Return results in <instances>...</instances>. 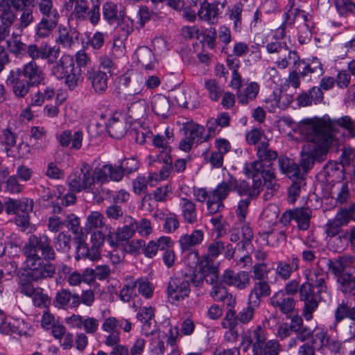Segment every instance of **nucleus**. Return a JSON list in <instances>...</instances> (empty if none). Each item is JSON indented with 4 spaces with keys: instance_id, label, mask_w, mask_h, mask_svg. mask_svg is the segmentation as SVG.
Returning a JSON list of instances; mask_svg holds the SVG:
<instances>
[{
    "instance_id": "nucleus-20",
    "label": "nucleus",
    "mask_w": 355,
    "mask_h": 355,
    "mask_svg": "<svg viewBox=\"0 0 355 355\" xmlns=\"http://www.w3.org/2000/svg\"><path fill=\"white\" fill-rule=\"evenodd\" d=\"M300 259L295 254L287 257L286 260L277 262L276 275L282 280H288L292 274L300 268Z\"/></svg>"
},
{
    "instance_id": "nucleus-60",
    "label": "nucleus",
    "mask_w": 355,
    "mask_h": 355,
    "mask_svg": "<svg viewBox=\"0 0 355 355\" xmlns=\"http://www.w3.org/2000/svg\"><path fill=\"white\" fill-rule=\"evenodd\" d=\"M305 184L304 178H299L293 180V183L288 191V200L290 202L294 203L297 200L300 195L302 187Z\"/></svg>"
},
{
    "instance_id": "nucleus-43",
    "label": "nucleus",
    "mask_w": 355,
    "mask_h": 355,
    "mask_svg": "<svg viewBox=\"0 0 355 355\" xmlns=\"http://www.w3.org/2000/svg\"><path fill=\"white\" fill-rule=\"evenodd\" d=\"M55 94V89L51 87H46L43 91L38 90L30 96L28 105L31 107L42 106L45 101L51 100Z\"/></svg>"
},
{
    "instance_id": "nucleus-21",
    "label": "nucleus",
    "mask_w": 355,
    "mask_h": 355,
    "mask_svg": "<svg viewBox=\"0 0 355 355\" xmlns=\"http://www.w3.org/2000/svg\"><path fill=\"white\" fill-rule=\"evenodd\" d=\"M57 31L55 42L63 48L71 49L79 40L80 33L74 28L60 25Z\"/></svg>"
},
{
    "instance_id": "nucleus-46",
    "label": "nucleus",
    "mask_w": 355,
    "mask_h": 355,
    "mask_svg": "<svg viewBox=\"0 0 355 355\" xmlns=\"http://www.w3.org/2000/svg\"><path fill=\"white\" fill-rule=\"evenodd\" d=\"M236 187V178L228 174V178L223 182L218 184L217 187L212 190L216 196L223 201L228 196L230 192L234 190Z\"/></svg>"
},
{
    "instance_id": "nucleus-39",
    "label": "nucleus",
    "mask_w": 355,
    "mask_h": 355,
    "mask_svg": "<svg viewBox=\"0 0 355 355\" xmlns=\"http://www.w3.org/2000/svg\"><path fill=\"white\" fill-rule=\"evenodd\" d=\"M152 110L155 114L161 116L163 118H166L170 112V101L168 98L162 94H157L153 97Z\"/></svg>"
},
{
    "instance_id": "nucleus-30",
    "label": "nucleus",
    "mask_w": 355,
    "mask_h": 355,
    "mask_svg": "<svg viewBox=\"0 0 355 355\" xmlns=\"http://www.w3.org/2000/svg\"><path fill=\"white\" fill-rule=\"evenodd\" d=\"M85 229L87 232L109 230L110 233L111 227L106 225L104 216L99 211H90L87 216L85 223Z\"/></svg>"
},
{
    "instance_id": "nucleus-45",
    "label": "nucleus",
    "mask_w": 355,
    "mask_h": 355,
    "mask_svg": "<svg viewBox=\"0 0 355 355\" xmlns=\"http://www.w3.org/2000/svg\"><path fill=\"white\" fill-rule=\"evenodd\" d=\"M286 57H288L290 61L293 62L295 67L301 62L305 64L304 60H300V56L296 51L290 50L288 47L286 53L283 51L282 53L277 56L275 64L279 69H285L288 67L289 62L288 60H286Z\"/></svg>"
},
{
    "instance_id": "nucleus-5",
    "label": "nucleus",
    "mask_w": 355,
    "mask_h": 355,
    "mask_svg": "<svg viewBox=\"0 0 355 355\" xmlns=\"http://www.w3.org/2000/svg\"><path fill=\"white\" fill-rule=\"evenodd\" d=\"M23 252L26 259H42L46 261H52L56 258L51 240L45 234H31Z\"/></svg>"
},
{
    "instance_id": "nucleus-63",
    "label": "nucleus",
    "mask_w": 355,
    "mask_h": 355,
    "mask_svg": "<svg viewBox=\"0 0 355 355\" xmlns=\"http://www.w3.org/2000/svg\"><path fill=\"white\" fill-rule=\"evenodd\" d=\"M205 87L209 92V98L214 101H218L223 92L222 87L214 79L205 81Z\"/></svg>"
},
{
    "instance_id": "nucleus-9",
    "label": "nucleus",
    "mask_w": 355,
    "mask_h": 355,
    "mask_svg": "<svg viewBox=\"0 0 355 355\" xmlns=\"http://www.w3.org/2000/svg\"><path fill=\"white\" fill-rule=\"evenodd\" d=\"M120 329H122L125 332H130L132 329V324L129 320L124 318L119 319L110 316L105 319L102 324V329L109 333L105 340V345L112 346L120 343Z\"/></svg>"
},
{
    "instance_id": "nucleus-42",
    "label": "nucleus",
    "mask_w": 355,
    "mask_h": 355,
    "mask_svg": "<svg viewBox=\"0 0 355 355\" xmlns=\"http://www.w3.org/2000/svg\"><path fill=\"white\" fill-rule=\"evenodd\" d=\"M294 220L300 230H306L310 227L312 211L307 207L296 208L293 209Z\"/></svg>"
},
{
    "instance_id": "nucleus-64",
    "label": "nucleus",
    "mask_w": 355,
    "mask_h": 355,
    "mask_svg": "<svg viewBox=\"0 0 355 355\" xmlns=\"http://www.w3.org/2000/svg\"><path fill=\"white\" fill-rule=\"evenodd\" d=\"M34 306L40 308H46L50 304V298L46 293H44V289L40 287H36V292L31 297Z\"/></svg>"
},
{
    "instance_id": "nucleus-53",
    "label": "nucleus",
    "mask_w": 355,
    "mask_h": 355,
    "mask_svg": "<svg viewBox=\"0 0 355 355\" xmlns=\"http://www.w3.org/2000/svg\"><path fill=\"white\" fill-rule=\"evenodd\" d=\"M225 249L224 243L222 241H216L210 243L207 248V254H205L200 262L207 260L210 263H214V259L218 257Z\"/></svg>"
},
{
    "instance_id": "nucleus-31",
    "label": "nucleus",
    "mask_w": 355,
    "mask_h": 355,
    "mask_svg": "<svg viewBox=\"0 0 355 355\" xmlns=\"http://www.w3.org/2000/svg\"><path fill=\"white\" fill-rule=\"evenodd\" d=\"M236 190L239 196H246L245 198L252 199L257 198L262 190V181L260 179L255 180L252 187H250L246 181L238 183L236 180Z\"/></svg>"
},
{
    "instance_id": "nucleus-29",
    "label": "nucleus",
    "mask_w": 355,
    "mask_h": 355,
    "mask_svg": "<svg viewBox=\"0 0 355 355\" xmlns=\"http://www.w3.org/2000/svg\"><path fill=\"white\" fill-rule=\"evenodd\" d=\"M270 293L271 288L266 280L255 282L249 295L250 304L258 306L261 299L268 297Z\"/></svg>"
},
{
    "instance_id": "nucleus-15",
    "label": "nucleus",
    "mask_w": 355,
    "mask_h": 355,
    "mask_svg": "<svg viewBox=\"0 0 355 355\" xmlns=\"http://www.w3.org/2000/svg\"><path fill=\"white\" fill-rule=\"evenodd\" d=\"M92 175L94 178V182L97 184H104L110 180L119 182L123 178V171L120 168L112 164H104L101 167H97L94 171Z\"/></svg>"
},
{
    "instance_id": "nucleus-13",
    "label": "nucleus",
    "mask_w": 355,
    "mask_h": 355,
    "mask_svg": "<svg viewBox=\"0 0 355 355\" xmlns=\"http://www.w3.org/2000/svg\"><path fill=\"white\" fill-rule=\"evenodd\" d=\"M227 0H214V2L209 3H202L198 10V16L201 19L208 21L211 24H217L218 19L222 17L225 7Z\"/></svg>"
},
{
    "instance_id": "nucleus-4",
    "label": "nucleus",
    "mask_w": 355,
    "mask_h": 355,
    "mask_svg": "<svg viewBox=\"0 0 355 355\" xmlns=\"http://www.w3.org/2000/svg\"><path fill=\"white\" fill-rule=\"evenodd\" d=\"M241 345L245 351L251 347L253 355H279L282 351L279 341L268 340L267 330L261 325L257 326L249 336H244Z\"/></svg>"
},
{
    "instance_id": "nucleus-25",
    "label": "nucleus",
    "mask_w": 355,
    "mask_h": 355,
    "mask_svg": "<svg viewBox=\"0 0 355 355\" xmlns=\"http://www.w3.org/2000/svg\"><path fill=\"white\" fill-rule=\"evenodd\" d=\"M312 345L318 349L322 347H327L335 352H337L340 347V343L338 341L331 340L327 336V331L320 327H316L313 331Z\"/></svg>"
},
{
    "instance_id": "nucleus-28",
    "label": "nucleus",
    "mask_w": 355,
    "mask_h": 355,
    "mask_svg": "<svg viewBox=\"0 0 355 355\" xmlns=\"http://www.w3.org/2000/svg\"><path fill=\"white\" fill-rule=\"evenodd\" d=\"M204 239V232L201 230H195L191 234H186L180 236L179 243L181 250L192 251L198 245L200 244Z\"/></svg>"
},
{
    "instance_id": "nucleus-26",
    "label": "nucleus",
    "mask_w": 355,
    "mask_h": 355,
    "mask_svg": "<svg viewBox=\"0 0 355 355\" xmlns=\"http://www.w3.org/2000/svg\"><path fill=\"white\" fill-rule=\"evenodd\" d=\"M51 68V73L58 80L64 79L66 74L71 69L75 67V63L72 56L68 54H64L61 58L53 63Z\"/></svg>"
},
{
    "instance_id": "nucleus-52",
    "label": "nucleus",
    "mask_w": 355,
    "mask_h": 355,
    "mask_svg": "<svg viewBox=\"0 0 355 355\" xmlns=\"http://www.w3.org/2000/svg\"><path fill=\"white\" fill-rule=\"evenodd\" d=\"M37 6L42 17L60 18L58 10L53 6V0H38Z\"/></svg>"
},
{
    "instance_id": "nucleus-38",
    "label": "nucleus",
    "mask_w": 355,
    "mask_h": 355,
    "mask_svg": "<svg viewBox=\"0 0 355 355\" xmlns=\"http://www.w3.org/2000/svg\"><path fill=\"white\" fill-rule=\"evenodd\" d=\"M182 215L184 221L189 224H194L198 221V214L196 204L190 199L182 198L180 202Z\"/></svg>"
},
{
    "instance_id": "nucleus-6",
    "label": "nucleus",
    "mask_w": 355,
    "mask_h": 355,
    "mask_svg": "<svg viewBox=\"0 0 355 355\" xmlns=\"http://www.w3.org/2000/svg\"><path fill=\"white\" fill-rule=\"evenodd\" d=\"M53 215L48 218L47 228L51 232H58L64 227L74 234H78L80 227V218L62 207L59 202L51 201Z\"/></svg>"
},
{
    "instance_id": "nucleus-51",
    "label": "nucleus",
    "mask_w": 355,
    "mask_h": 355,
    "mask_svg": "<svg viewBox=\"0 0 355 355\" xmlns=\"http://www.w3.org/2000/svg\"><path fill=\"white\" fill-rule=\"evenodd\" d=\"M64 85L69 90H74L83 80L81 69L74 67L64 78Z\"/></svg>"
},
{
    "instance_id": "nucleus-22",
    "label": "nucleus",
    "mask_w": 355,
    "mask_h": 355,
    "mask_svg": "<svg viewBox=\"0 0 355 355\" xmlns=\"http://www.w3.org/2000/svg\"><path fill=\"white\" fill-rule=\"evenodd\" d=\"M33 3V0H0V17L15 21L16 18L15 13L11 10V8L18 11L28 7Z\"/></svg>"
},
{
    "instance_id": "nucleus-61",
    "label": "nucleus",
    "mask_w": 355,
    "mask_h": 355,
    "mask_svg": "<svg viewBox=\"0 0 355 355\" xmlns=\"http://www.w3.org/2000/svg\"><path fill=\"white\" fill-rule=\"evenodd\" d=\"M108 132L114 138L119 139L125 134L124 123L116 120L114 117L109 121Z\"/></svg>"
},
{
    "instance_id": "nucleus-27",
    "label": "nucleus",
    "mask_w": 355,
    "mask_h": 355,
    "mask_svg": "<svg viewBox=\"0 0 355 355\" xmlns=\"http://www.w3.org/2000/svg\"><path fill=\"white\" fill-rule=\"evenodd\" d=\"M297 105L300 107L318 104L323 100V92L320 87H313L307 92L300 94L297 97Z\"/></svg>"
},
{
    "instance_id": "nucleus-11",
    "label": "nucleus",
    "mask_w": 355,
    "mask_h": 355,
    "mask_svg": "<svg viewBox=\"0 0 355 355\" xmlns=\"http://www.w3.org/2000/svg\"><path fill=\"white\" fill-rule=\"evenodd\" d=\"M25 53L33 61L37 59L46 60L49 64H52L58 58L60 49V47L50 46L47 44L41 46L31 44L26 46Z\"/></svg>"
},
{
    "instance_id": "nucleus-37",
    "label": "nucleus",
    "mask_w": 355,
    "mask_h": 355,
    "mask_svg": "<svg viewBox=\"0 0 355 355\" xmlns=\"http://www.w3.org/2000/svg\"><path fill=\"white\" fill-rule=\"evenodd\" d=\"M60 18L42 17L35 28V35L40 39L49 37L58 26Z\"/></svg>"
},
{
    "instance_id": "nucleus-35",
    "label": "nucleus",
    "mask_w": 355,
    "mask_h": 355,
    "mask_svg": "<svg viewBox=\"0 0 355 355\" xmlns=\"http://www.w3.org/2000/svg\"><path fill=\"white\" fill-rule=\"evenodd\" d=\"M83 137L82 131H76L72 135L70 130H64L59 136V142L63 147L69 146L71 143V148L78 150L82 146Z\"/></svg>"
},
{
    "instance_id": "nucleus-48",
    "label": "nucleus",
    "mask_w": 355,
    "mask_h": 355,
    "mask_svg": "<svg viewBox=\"0 0 355 355\" xmlns=\"http://www.w3.org/2000/svg\"><path fill=\"white\" fill-rule=\"evenodd\" d=\"M138 62L146 70H151L155 66L154 55L152 51L146 47L141 46L137 49L135 52Z\"/></svg>"
},
{
    "instance_id": "nucleus-36",
    "label": "nucleus",
    "mask_w": 355,
    "mask_h": 355,
    "mask_svg": "<svg viewBox=\"0 0 355 355\" xmlns=\"http://www.w3.org/2000/svg\"><path fill=\"white\" fill-rule=\"evenodd\" d=\"M116 40L114 42L113 48L111 52L109 53H105L99 56L98 63L100 67L103 69L108 71L111 73L114 70L117 68L116 60L117 55L116 52L120 51L122 53L120 46L116 44Z\"/></svg>"
},
{
    "instance_id": "nucleus-59",
    "label": "nucleus",
    "mask_w": 355,
    "mask_h": 355,
    "mask_svg": "<svg viewBox=\"0 0 355 355\" xmlns=\"http://www.w3.org/2000/svg\"><path fill=\"white\" fill-rule=\"evenodd\" d=\"M347 259L344 257H340L336 259H328L327 260V266L329 270L336 277H339L344 274L347 265Z\"/></svg>"
},
{
    "instance_id": "nucleus-1",
    "label": "nucleus",
    "mask_w": 355,
    "mask_h": 355,
    "mask_svg": "<svg viewBox=\"0 0 355 355\" xmlns=\"http://www.w3.org/2000/svg\"><path fill=\"white\" fill-rule=\"evenodd\" d=\"M305 277L306 281L301 285L300 300L304 302L303 315L309 320L320 301L330 295L331 289L327 284L329 275L318 264L306 270Z\"/></svg>"
},
{
    "instance_id": "nucleus-41",
    "label": "nucleus",
    "mask_w": 355,
    "mask_h": 355,
    "mask_svg": "<svg viewBox=\"0 0 355 355\" xmlns=\"http://www.w3.org/2000/svg\"><path fill=\"white\" fill-rule=\"evenodd\" d=\"M345 318L355 322V306L351 307L348 305L347 302L343 300L335 309L334 325H337Z\"/></svg>"
},
{
    "instance_id": "nucleus-12",
    "label": "nucleus",
    "mask_w": 355,
    "mask_h": 355,
    "mask_svg": "<svg viewBox=\"0 0 355 355\" xmlns=\"http://www.w3.org/2000/svg\"><path fill=\"white\" fill-rule=\"evenodd\" d=\"M189 282L182 277L171 278L167 286L168 301L176 304L187 297L190 293Z\"/></svg>"
},
{
    "instance_id": "nucleus-56",
    "label": "nucleus",
    "mask_w": 355,
    "mask_h": 355,
    "mask_svg": "<svg viewBox=\"0 0 355 355\" xmlns=\"http://www.w3.org/2000/svg\"><path fill=\"white\" fill-rule=\"evenodd\" d=\"M146 110V101L144 99H139L128 107L127 114L130 118L138 119L142 117Z\"/></svg>"
},
{
    "instance_id": "nucleus-40",
    "label": "nucleus",
    "mask_w": 355,
    "mask_h": 355,
    "mask_svg": "<svg viewBox=\"0 0 355 355\" xmlns=\"http://www.w3.org/2000/svg\"><path fill=\"white\" fill-rule=\"evenodd\" d=\"M184 135L193 143L201 142L205 132V128L192 121L184 123L182 128Z\"/></svg>"
},
{
    "instance_id": "nucleus-10",
    "label": "nucleus",
    "mask_w": 355,
    "mask_h": 355,
    "mask_svg": "<svg viewBox=\"0 0 355 355\" xmlns=\"http://www.w3.org/2000/svg\"><path fill=\"white\" fill-rule=\"evenodd\" d=\"M42 259H26V263L30 271L28 277L35 282L52 278L56 272L54 264Z\"/></svg>"
},
{
    "instance_id": "nucleus-34",
    "label": "nucleus",
    "mask_w": 355,
    "mask_h": 355,
    "mask_svg": "<svg viewBox=\"0 0 355 355\" xmlns=\"http://www.w3.org/2000/svg\"><path fill=\"white\" fill-rule=\"evenodd\" d=\"M259 92V85L256 82H250L243 89L236 92L238 102L241 105H247L256 99Z\"/></svg>"
},
{
    "instance_id": "nucleus-47",
    "label": "nucleus",
    "mask_w": 355,
    "mask_h": 355,
    "mask_svg": "<svg viewBox=\"0 0 355 355\" xmlns=\"http://www.w3.org/2000/svg\"><path fill=\"white\" fill-rule=\"evenodd\" d=\"M95 301V293L92 289L84 290L79 295L75 293L73 303H71V309H77L80 304L91 307Z\"/></svg>"
},
{
    "instance_id": "nucleus-54",
    "label": "nucleus",
    "mask_w": 355,
    "mask_h": 355,
    "mask_svg": "<svg viewBox=\"0 0 355 355\" xmlns=\"http://www.w3.org/2000/svg\"><path fill=\"white\" fill-rule=\"evenodd\" d=\"M340 289L343 293H350L355 290V275L345 272L337 277Z\"/></svg>"
},
{
    "instance_id": "nucleus-55",
    "label": "nucleus",
    "mask_w": 355,
    "mask_h": 355,
    "mask_svg": "<svg viewBox=\"0 0 355 355\" xmlns=\"http://www.w3.org/2000/svg\"><path fill=\"white\" fill-rule=\"evenodd\" d=\"M257 155L259 160L270 163L271 161L276 159L277 153L269 148L268 142H262L257 146Z\"/></svg>"
},
{
    "instance_id": "nucleus-33",
    "label": "nucleus",
    "mask_w": 355,
    "mask_h": 355,
    "mask_svg": "<svg viewBox=\"0 0 355 355\" xmlns=\"http://www.w3.org/2000/svg\"><path fill=\"white\" fill-rule=\"evenodd\" d=\"M288 98L286 94L281 96V91L273 92L265 101L266 107L272 113L276 112L277 109L284 110L290 103Z\"/></svg>"
},
{
    "instance_id": "nucleus-24",
    "label": "nucleus",
    "mask_w": 355,
    "mask_h": 355,
    "mask_svg": "<svg viewBox=\"0 0 355 355\" xmlns=\"http://www.w3.org/2000/svg\"><path fill=\"white\" fill-rule=\"evenodd\" d=\"M20 70L11 71L7 82L12 85L14 94L18 98H23L29 92L33 85L26 80L20 79Z\"/></svg>"
},
{
    "instance_id": "nucleus-8",
    "label": "nucleus",
    "mask_w": 355,
    "mask_h": 355,
    "mask_svg": "<svg viewBox=\"0 0 355 355\" xmlns=\"http://www.w3.org/2000/svg\"><path fill=\"white\" fill-rule=\"evenodd\" d=\"M69 186L73 192L79 193L84 191L93 195L98 192L92 175V168L86 162L83 163L80 169L70 175Z\"/></svg>"
},
{
    "instance_id": "nucleus-49",
    "label": "nucleus",
    "mask_w": 355,
    "mask_h": 355,
    "mask_svg": "<svg viewBox=\"0 0 355 355\" xmlns=\"http://www.w3.org/2000/svg\"><path fill=\"white\" fill-rule=\"evenodd\" d=\"M103 16L104 19L110 24L116 23L122 16L121 12H119L116 3L112 1L105 2L102 7Z\"/></svg>"
},
{
    "instance_id": "nucleus-18",
    "label": "nucleus",
    "mask_w": 355,
    "mask_h": 355,
    "mask_svg": "<svg viewBox=\"0 0 355 355\" xmlns=\"http://www.w3.org/2000/svg\"><path fill=\"white\" fill-rule=\"evenodd\" d=\"M271 305L287 317H291L295 313L296 302L292 296H289L283 291L276 292L270 299Z\"/></svg>"
},
{
    "instance_id": "nucleus-7",
    "label": "nucleus",
    "mask_w": 355,
    "mask_h": 355,
    "mask_svg": "<svg viewBox=\"0 0 355 355\" xmlns=\"http://www.w3.org/2000/svg\"><path fill=\"white\" fill-rule=\"evenodd\" d=\"M73 6L71 15L78 21L88 20L96 26L101 20V0H69Z\"/></svg>"
},
{
    "instance_id": "nucleus-57",
    "label": "nucleus",
    "mask_w": 355,
    "mask_h": 355,
    "mask_svg": "<svg viewBox=\"0 0 355 355\" xmlns=\"http://www.w3.org/2000/svg\"><path fill=\"white\" fill-rule=\"evenodd\" d=\"M128 218L131 222L135 232H137L142 236H148L152 233L151 223L148 219L141 218L136 220L130 216H128Z\"/></svg>"
},
{
    "instance_id": "nucleus-19",
    "label": "nucleus",
    "mask_w": 355,
    "mask_h": 355,
    "mask_svg": "<svg viewBox=\"0 0 355 355\" xmlns=\"http://www.w3.org/2000/svg\"><path fill=\"white\" fill-rule=\"evenodd\" d=\"M86 79L96 94H105L108 88V76L106 72L99 69L92 68L87 70Z\"/></svg>"
},
{
    "instance_id": "nucleus-16",
    "label": "nucleus",
    "mask_w": 355,
    "mask_h": 355,
    "mask_svg": "<svg viewBox=\"0 0 355 355\" xmlns=\"http://www.w3.org/2000/svg\"><path fill=\"white\" fill-rule=\"evenodd\" d=\"M222 282L229 286L244 290L250 284V277L246 271L236 272L231 269H227L222 275Z\"/></svg>"
},
{
    "instance_id": "nucleus-50",
    "label": "nucleus",
    "mask_w": 355,
    "mask_h": 355,
    "mask_svg": "<svg viewBox=\"0 0 355 355\" xmlns=\"http://www.w3.org/2000/svg\"><path fill=\"white\" fill-rule=\"evenodd\" d=\"M75 293H72L69 290L62 288L56 293L55 303L56 307L62 309H71V303H73Z\"/></svg>"
},
{
    "instance_id": "nucleus-3",
    "label": "nucleus",
    "mask_w": 355,
    "mask_h": 355,
    "mask_svg": "<svg viewBox=\"0 0 355 355\" xmlns=\"http://www.w3.org/2000/svg\"><path fill=\"white\" fill-rule=\"evenodd\" d=\"M310 121L308 126L304 129L306 131H313V128L319 132L324 136H329L331 137V146L334 141V134L338 132V127L347 131V137L351 139H355V121L349 116H343L336 119H331L329 116L322 117L308 118Z\"/></svg>"
},
{
    "instance_id": "nucleus-44",
    "label": "nucleus",
    "mask_w": 355,
    "mask_h": 355,
    "mask_svg": "<svg viewBox=\"0 0 355 355\" xmlns=\"http://www.w3.org/2000/svg\"><path fill=\"white\" fill-rule=\"evenodd\" d=\"M286 17L282 24L275 31V37L278 39H282L286 35V29L288 25L294 23L295 19L297 16H302L305 21L307 20V17L298 8L290 10L288 12L285 13Z\"/></svg>"
},
{
    "instance_id": "nucleus-32",
    "label": "nucleus",
    "mask_w": 355,
    "mask_h": 355,
    "mask_svg": "<svg viewBox=\"0 0 355 355\" xmlns=\"http://www.w3.org/2000/svg\"><path fill=\"white\" fill-rule=\"evenodd\" d=\"M200 273L204 275L205 282L211 287L223 283L222 279L219 280L218 268L214 263H209L207 260L200 262Z\"/></svg>"
},
{
    "instance_id": "nucleus-17",
    "label": "nucleus",
    "mask_w": 355,
    "mask_h": 355,
    "mask_svg": "<svg viewBox=\"0 0 355 355\" xmlns=\"http://www.w3.org/2000/svg\"><path fill=\"white\" fill-rule=\"evenodd\" d=\"M274 168L271 163H264L260 160L246 163L244 167L245 174L255 180L263 178H272Z\"/></svg>"
},
{
    "instance_id": "nucleus-58",
    "label": "nucleus",
    "mask_w": 355,
    "mask_h": 355,
    "mask_svg": "<svg viewBox=\"0 0 355 355\" xmlns=\"http://www.w3.org/2000/svg\"><path fill=\"white\" fill-rule=\"evenodd\" d=\"M116 22V28L120 32L121 37L126 40L128 35L133 31V21L129 17L122 15Z\"/></svg>"
},
{
    "instance_id": "nucleus-62",
    "label": "nucleus",
    "mask_w": 355,
    "mask_h": 355,
    "mask_svg": "<svg viewBox=\"0 0 355 355\" xmlns=\"http://www.w3.org/2000/svg\"><path fill=\"white\" fill-rule=\"evenodd\" d=\"M125 222L128 224L124 225L121 228L117 230L116 234V239L117 242L128 241L135 234L134 229L132 228V223L128 220V217L126 218Z\"/></svg>"
},
{
    "instance_id": "nucleus-2",
    "label": "nucleus",
    "mask_w": 355,
    "mask_h": 355,
    "mask_svg": "<svg viewBox=\"0 0 355 355\" xmlns=\"http://www.w3.org/2000/svg\"><path fill=\"white\" fill-rule=\"evenodd\" d=\"M309 123L310 121L305 119L300 122L299 125L301 133L312 143L307 150L301 153L300 161L298 164L304 177L313 168L315 162L321 163L327 159L331 146L329 136L320 134L315 127L313 131L304 130Z\"/></svg>"
},
{
    "instance_id": "nucleus-23",
    "label": "nucleus",
    "mask_w": 355,
    "mask_h": 355,
    "mask_svg": "<svg viewBox=\"0 0 355 355\" xmlns=\"http://www.w3.org/2000/svg\"><path fill=\"white\" fill-rule=\"evenodd\" d=\"M21 72L27 81L33 86H38L44 80V73L35 61L31 60L23 66Z\"/></svg>"
},
{
    "instance_id": "nucleus-14",
    "label": "nucleus",
    "mask_w": 355,
    "mask_h": 355,
    "mask_svg": "<svg viewBox=\"0 0 355 355\" xmlns=\"http://www.w3.org/2000/svg\"><path fill=\"white\" fill-rule=\"evenodd\" d=\"M66 324L72 329H83L85 334H94L98 329L99 320L94 317L72 314L65 320Z\"/></svg>"
}]
</instances>
